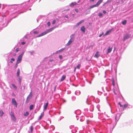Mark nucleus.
I'll use <instances>...</instances> for the list:
<instances>
[{
  "label": "nucleus",
  "instance_id": "nucleus-1",
  "mask_svg": "<svg viewBox=\"0 0 133 133\" xmlns=\"http://www.w3.org/2000/svg\"><path fill=\"white\" fill-rule=\"evenodd\" d=\"M24 53V52H23L22 54L18 56V57L17 64H18L21 62V61H22V56Z\"/></svg>",
  "mask_w": 133,
  "mask_h": 133
},
{
  "label": "nucleus",
  "instance_id": "nucleus-2",
  "mask_svg": "<svg viewBox=\"0 0 133 133\" xmlns=\"http://www.w3.org/2000/svg\"><path fill=\"white\" fill-rule=\"evenodd\" d=\"M32 97V92H31L29 94L28 96L25 101V103H28L30 99Z\"/></svg>",
  "mask_w": 133,
  "mask_h": 133
},
{
  "label": "nucleus",
  "instance_id": "nucleus-3",
  "mask_svg": "<svg viewBox=\"0 0 133 133\" xmlns=\"http://www.w3.org/2000/svg\"><path fill=\"white\" fill-rule=\"evenodd\" d=\"M10 116H11V119H12V120L14 121H16V119L13 112H11V114H10Z\"/></svg>",
  "mask_w": 133,
  "mask_h": 133
},
{
  "label": "nucleus",
  "instance_id": "nucleus-4",
  "mask_svg": "<svg viewBox=\"0 0 133 133\" xmlns=\"http://www.w3.org/2000/svg\"><path fill=\"white\" fill-rule=\"evenodd\" d=\"M12 103L13 104L15 105L16 107H17V102H16L15 99L14 98H12Z\"/></svg>",
  "mask_w": 133,
  "mask_h": 133
},
{
  "label": "nucleus",
  "instance_id": "nucleus-5",
  "mask_svg": "<svg viewBox=\"0 0 133 133\" xmlns=\"http://www.w3.org/2000/svg\"><path fill=\"white\" fill-rule=\"evenodd\" d=\"M130 35L128 34H126L124 36L123 41H124L126 39L129 38L130 37Z\"/></svg>",
  "mask_w": 133,
  "mask_h": 133
},
{
  "label": "nucleus",
  "instance_id": "nucleus-6",
  "mask_svg": "<svg viewBox=\"0 0 133 133\" xmlns=\"http://www.w3.org/2000/svg\"><path fill=\"white\" fill-rule=\"evenodd\" d=\"M81 30L84 33H85V29L84 26H82L81 28Z\"/></svg>",
  "mask_w": 133,
  "mask_h": 133
},
{
  "label": "nucleus",
  "instance_id": "nucleus-7",
  "mask_svg": "<svg viewBox=\"0 0 133 133\" xmlns=\"http://www.w3.org/2000/svg\"><path fill=\"white\" fill-rule=\"evenodd\" d=\"M54 29V28H52L49 29L47 30L46 31L47 33H48L50 32H51Z\"/></svg>",
  "mask_w": 133,
  "mask_h": 133
},
{
  "label": "nucleus",
  "instance_id": "nucleus-8",
  "mask_svg": "<svg viewBox=\"0 0 133 133\" xmlns=\"http://www.w3.org/2000/svg\"><path fill=\"white\" fill-rule=\"evenodd\" d=\"M47 33L46 31H45L44 32H43L41 33V34H40V35H39L38 36H37L38 37H39L41 36H43L44 35H45Z\"/></svg>",
  "mask_w": 133,
  "mask_h": 133
},
{
  "label": "nucleus",
  "instance_id": "nucleus-9",
  "mask_svg": "<svg viewBox=\"0 0 133 133\" xmlns=\"http://www.w3.org/2000/svg\"><path fill=\"white\" fill-rule=\"evenodd\" d=\"M99 52H97L95 54V57L97 58L98 57H99Z\"/></svg>",
  "mask_w": 133,
  "mask_h": 133
},
{
  "label": "nucleus",
  "instance_id": "nucleus-10",
  "mask_svg": "<svg viewBox=\"0 0 133 133\" xmlns=\"http://www.w3.org/2000/svg\"><path fill=\"white\" fill-rule=\"evenodd\" d=\"M112 30V29H110V30H109L107 31V32L105 33V35H108L109 34L110 32Z\"/></svg>",
  "mask_w": 133,
  "mask_h": 133
},
{
  "label": "nucleus",
  "instance_id": "nucleus-11",
  "mask_svg": "<svg viewBox=\"0 0 133 133\" xmlns=\"http://www.w3.org/2000/svg\"><path fill=\"white\" fill-rule=\"evenodd\" d=\"M66 76L65 75H63L62 76V77L61 78V81H63L65 78Z\"/></svg>",
  "mask_w": 133,
  "mask_h": 133
},
{
  "label": "nucleus",
  "instance_id": "nucleus-12",
  "mask_svg": "<svg viewBox=\"0 0 133 133\" xmlns=\"http://www.w3.org/2000/svg\"><path fill=\"white\" fill-rule=\"evenodd\" d=\"M112 48H110V47L109 46L108 47V50L107 52L108 53H110L112 50Z\"/></svg>",
  "mask_w": 133,
  "mask_h": 133
},
{
  "label": "nucleus",
  "instance_id": "nucleus-13",
  "mask_svg": "<svg viewBox=\"0 0 133 133\" xmlns=\"http://www.w3.org/2000/svg\"><path fill=\"white\" fill-rule=\"evenodd\" d=\"M103 0H100L98 1L96 3L97 6H98L102 2Z\"/></svg>",
  "mask_w": 133,
  "mask_h": 133
},
{
  "label": "nucleus",
  "instance_id": "nucleus-14",
  "mask_svg": "<svg viewBox=\"0 0 133 133\" xmlns=\"http://www.w3.org/2000/svg\"><path fill=\"white\" fill-rule=\"evenodd\" d=\"M73 42V41L71 40H69L68 42L67 43L66 45L67 46H69Z\"/></svg>",
  "mask_w": 133,
  "mask_h": 133
},
{
  "label": "nucleus",
  "instance_id": "nucleus-15",
  "mask_svg": "<svg viewBox=\"0 0 133 133\" xmlns=\"http://www.w3.org/2000/svg\"><path fill=\"white\" fill-rule=\"evenodd\" d=\"M64 48H62L61 49H60V50L57 51L55 53L56 54H57L59 52H62L64 50Z\"/></svg>",
  "mask_w": 133,
  "mask_h": 133
},
{
  "label": "nucleus",
  "instance_id": "nucleus-16",
  "mask_svg": "<svg viewBox=\"0 0 133 133\" xmlns=\"http://www.w3.org/2000/svg\"><path fill=\"white\" fill-rule=\"evenodd\" d=\"M48 102L46 103V104L44 107V109L45 110L47 108V107L48 106Z\"/></svg>",
  "mask_w": 133,
  "mask_h": 133
},
{
  "label": "nucleus",
  "instance_id": "nucleus-17",
  "mask_svg": "<svg viewBox=\"0 0 133 133\" xmlns=\"http://www.w3.org/2000/svg\"><path fill=\"white\" fill-rule=\"evenodd\" d=\"M44 116V112H43L42 113H41V115L39 117V119L40 120L41 119V118L43 116Z\"/></svg>",
  "mask_w": 133,
  "mask_h": 133
},
{
  "label": "nucleus",
  "instance_id": "nucleus-18",
  "mask_svg": "<svg viewBox=\"0 0 133 133\" xmlns=\"http://www.w3.org/2000/svg\"><path fill=\"white\" fill-rule=\"evenodd\" d=\"M76 5V3L75 2L72 3L70 4V6L71 7L72 6Z\"/></svg>",
  "mask_w": 133,
  "mask_h": 133
},
{
  "label": "nucleus",
  "instance_id": "nucleus-19",
  "mask_svg": "<svg viewBox=\"0 0 133 133\" xmlns=\"http://www.w3.org/2000/svg\"><path fill=\"white\" fill-rule=\"evenodd\" d=\"M128 106V105L127 104H124L123 105V110H124L125 108H127Z\"/></svg>",
  "mask_w": 133,
  "mask_h": 133
},
{
  "label": "nucleus",
  "instance_id": "nucleus-20",
  "mask_svg": "<svg viewBox=\"0 0 133 133\" xmlns=\"http://www.w3.org/2000/svg\"><path fill=\"white\" fill-rule=\"evenodd\" d=\"M74 34H72L71 36V38L70 39V40H71L72 41H74Z\"/></svg>",
  "mask_w": 133,
  "mask_h": 133
},
{
  "label": "nucleus",
  "instance_id": "nucleus-21",
  "mask_svg": "<svg viewBox=\"0 0 133 133\" xmlns=\"http://www.w3.org/2000/svg\"><path fill=\"white\" fill-rule=\"evenodd\" d=\"M20 72V71L19 69H18L17 70V76H19Z\"/></svg>",
  "mask_w": 133,
  "mask_h": 133
},
{
  "label": "nucleus",
  "instance_id": "nucleus-22",
  "mask_svg": "<svg viewBox=\"0 0 133 133\" xmlns=\"http://www.w3.org/2000/svg\"><path fill=\"white\" fill-rule=\"evenodd\" d=\"M84 20H82L81 21H80V22H78V23H77V25H79V24H81L83 22H84Z\"/></svg>",
  "mask_w": 133,
  "mask_h": 133
},
{
  "label": "nucleus",
  "instance_id": "nucleus-23",
  "mask_svg": "<svg viewBox=\"0 0 133 133\" xmlns=\"http://www.w3.org/2000/svg\"><path fill=\"white\" fill-rule=\"evenodd\" d=\"M29 114V113L28 112H26L25 113H24V116H27Z\"/></svg>",
  "mask_w": 133,
  "mask_h": 133
},
{
  "label": "nucleus",
  "instance_id": "nucleus-24",
  "mask_svg": "<svg viewBox=\"0 0 133 133\" xmlns=\"http://www.w3.org/2000/svg\"><path fill=\"white\" fill-rule=\"evenodd\" d=\"M4 114V112L2 110L0 111V116H2L3 114Z\"/></svg>",
  "mask_w": 133,
  "mask_h": 133
},
{
  "label": "nucleus",
  "instance_id": "nucleus-25",
  "mask_svg": "<svg viewBox=\"0 0 133 133\" xmlns=\"http://www.w3.org/2000/svg\"><path fill=\"white\" fill-rule=\"evenodd\" d=\"M33 105H30L29 107V109L30 110H32L33 109Z\"/></svg>",
  "mask_w": 133,
  "mask_h": 133
},
{
  "label": "nucleus",
  "instance_id": "nucleus-26",
  "mask_svg": "<svg viewBox=\"0 0 133 133\" xmlns=\"http://www.w3.org/2000/svg\"><path fill=\"white\" fill-rule=\"evenodd\" d=\"M127 23V21L125 20H124L122 22V24L123 25H125Z\"/></svg>",
  "mask_w": 133,
  "mask_h": 133
},
{
  "label": "nucleus",
  "instance_id": "nucleus-27",
  "mask_svg": "<svg viewBox=\"0 0 133 133\" xmlns=\"http://www.w3.org/2000/svg\"><path fill=\"white\" fill-rule=\"evenodd\" d=\"M112 84L114 86H115V81L113 79H112L111 81Z\"/></svg>",
  "mask_w": 133,
  "mask_h": 133
},
{
  "label": "nucleus",
  "instance_id": "nucleus-28",
  "mask_svg": "<svg viewBox=\"0 0 133 133\" xmlns=\"http://www.w3.org/2000/svg\"><path fill=\"white\" fill-rule=\"evenodd\" d=\"M12 87L16 89L17 88L16 86L14 84H11Z\"/></svg>",
  "mask_w": 133,
  "mask_h": 133
},
{
  "label": "nucleus",
  "instance_id": "nucleus-29",
  "mask_svg": "<svg viewBox=\"0 0 133 133\" xmlns=\"http://www.w3.org/2000/svg\"><path fill=\"white\" fill-rule=\"evenodd\" d=\"M81 65L80 64H78L76 68L79 69Z\"/></svg>",
  "mask_w": 133,
  "mask_h": 133
},
{
  "label": "nucleus",
  "instance_id": "nucleus-30",
  "mask_svg": "<svg viewBox=\"0 0 133 133\" xmlns=\"http://www.w3.org/2000/svg\"><path fill=\"white\" fill-rule=\"evenodd\" d=\"M33 127L32 126H31V128H30V131H31V132H32V131H33Z\"/></svg>",
  "mask_w": 133,
  "mask_h": 133
},
{
  "label": "nucleus",
  "instance_id": "nucleus-31",
  "mask_svg": "<svg viewBox=\"0 0 133 133\" xmlns=\"http://www.w3.org/2000/svg\"><path fill=\"white\" fill-rule=\"evenodd\" d=\"M103 15L102 14V13H99L98 14V16L99 17H102Z\"/></svg>",
  "mask_w": 133,
  "mask_h": 133
},
{
  "label": "nucleus",
  "instance_id": "nucleus-32",
  "mask_svg": "<svg viewBox=\"0 0 133 133\" xmlns=\"http://www.w3.org/2000/svg\"><path fill=\"white\" fill-rule=\"evenodd\" d=\"M56 21L55 20H54L53 21V22H52V24H54L55 23H56Z\"/></svg>",
  "mask_w": 133,
  "mask_h": 133
},
{
  "label": "nucleus",
  "instance_id": "nucleus-33",
  "mask_svg": "<svg viewBox=\"0 0 133 133\" xmlns=\"http://www.w3.org/2000/svg\"><path fill=\"white\" fill-rule=\"evenodd\" d=\"M19 50V48H17L16 49V52H18V51Z\"/></svg>",
  "mask_w": 133,
  "mask_h": 133
},
{
  "label": "nucleus",
  "instance_id": "nucleus-34",
  "mask_svg": "<svg viewBox=\"0 0 133 133\" xmlns=\"http://www.w3.org/2000/svg\"><path fill=\"white\" fill-rule=\"evenodd\" d=\"M47 25L48 26H50V22H48L47 23Z\"/></svg>",
  "mask_w": 133,
  "mask_h": 133
},
{
  "label": "nucleus",
  "instance_id": "nucleus-35",
  "mask_svg": "<svg viewBox=\"0 0 133 133\" xmlns=\"http://www.w3.org/2000/svg\"><path fill=\"white\" fill-rule=\"evenodd\" d=\"M34 34H37L38 33V32L37 31H35L34 32Z\"/></svg>",
  "mask_w": 133,
  "mask_h": 133
},
{
  "label": "nucleus",
  "instance_id": "nucleus-36",
  "mask_svg": "<svg viewBox=\"0 0 133 133\" xmlns=\"http://www.w3.org/2000/svg\"><path fill=\"white\" fill-rule=\"evenodd\" d=\"M59 57L60 59H62L63 58L62 56V55H59Z\"/></svg>",
  "mask_w": 133,
  "mask_h": 133
},
{
  "label": "nucleus",
  "instance_id": "nucleus-37",
  "mask_svg": "<svg viewBox=\"0 0 133 133\" xmlns=\"http://www.w3.org/2000/svg\"><path fill=\"white\" fill-rule=\"evenodd\" d=\"M118 104H119L120 105V106L121 107H123V105H122L121 104V103H120V102H119V103H118Z\"/></svg>",
  "mask_w": 133,
  "mask_h": 133
},
{
  "label": "nucleus",
  "instance_id": "nucleus-38",
  "mask_svg": "<svg viewBox=\"0 0 133 133\" xmlns=\"http://www.w3.org/2000/svg\"><path fill=\"white\" fill-rule=\"evenodd\" d=\"M93 5V6L94 7L98 6L96 4Z\"/></svg>",
  "mask_w": 133,
  "mask_h": 133
},
{
  "label": "nucleus",
  "instance_id": "nucleus-39",
  "mask_svg": "<svg viewBox=\"0 0 133 133\" xmlns=\"http://www.w3.org/2000/svg\"><path fill=\"white\" fill-rule=\"evenodd\" d=\"M75 11L77 12H78V10L77 9H75Z\"/></svg>",
  "mask_w": 133,
  "mask_h": 133
},
{
  "label": "nucleus",
  "instance_id": "nucleus-40",
  "mask_svg": "<svg viewBox=\"0 0 133 133\" xmlns=\"http://www.w3.org/2000/svg\"><path fill=\"white\" fill-rule=\"evenodd\" d=\"M21 44L22 45H24L25 44V42H22Z\"/></svg>",
  "mask_w": 133,
  "mask_h": 133
},
{
  "label": "nucleus",
  "instance_id": "nucleus-41",
  "mask_svg": "<svg viewBox=\"0 0 133 133\" xmlns=\"http://www.w3.org/2000/svg\"><path fill=\"white\" fill-rule=\"evenodd\" d=\"M11 60H12L13 61H14L15 59L14 58H12L11 59Z\"/></svg>",
  "mask_w": 133,
  "mask_h": 133
},
{
  "label": "nucleus",
  "instance_id": "nucleus-42",
  "mask_svg": "<svg viewBox=\"0 0 133 133\" xmlns=\"http://www.w3.org/2000/svg\"><path fill=\"white\" fill-rule=\"evenodd\" d=\"M103 12L104 14H105L106 13V11L104 10L103 11Z\"/></svg>",
  "mask_w": 133,
  "mask_h": 133
},
{
  "label": "nucleus",
  "instance_id": "nucleus-43",
  "mask_svg": "<svg viewBox=\"0 0 133 133\" xmlns=\"http://www.w3.org/2000/svg\"><path fill=\"white\" fill-rule=\"evenodd\" d=\"M94 8V6H93L92 5L90 7V8Z\"/></svg>",
  "mask_w": 133,
  "mask_h": 133
},
{
  "label": "nucleus",
  "instance_id": "nucleus-44",
  "mask_svg": "<svg viewBox=\"0 0 133 133\" xmlns=\"http://www.w3.org/2000/svg\"><path fill=\"white\" fill-rule=\"evenodd\" d=\"M103 33L102 34L99 35V37H101L103 35Z\"/></svg>",
  "mask_w": 133,
  "mask_h": 133
},
{
  "label": "nucleus",
  "instance_id": "nucleus-45",
  "mask_svg": "<svg viewBox=\"0 0 133 133\" xmlns=\"http://www.w3.org/2000/svg\"><path fill=\"white\" fill-rule=\"evenodd\" d=\"M65 17L66 18H68V16L67 15H66L65 16Z\"/></svg>",
  "mask_w": 133,
  "mask_h": 133
},
{
  "label": "nucleus",
  "instance_id": "nucleus-46",
  "mask_svg": "<svg viewBox=\"0 0 133 133\" xmlns=\"http://www.w3.org/2000/svg\"><path fill=\"white\" fill-rule=\"evenodd\" d=\"M53 59H50V62H52V61H53Z\"/></svg>",
  "mask_w": 133,
  "mask_h": 133
},
{
  "label": "nucleus",
  "instance_id": "nucleus-47",
  "mask_svg": "<svg viewBox=\"0 0 133 133\" xmlns=\"http://www.w3.org/2000/svg\"><path fill=\"white\" fill-rule=\"evenodd\" d=\"M76 67H75L74 68V71H75V70H76Z\"/></svg>",
  "mask_w": 133,
  "mask_h": 133
},
{
  "label": "nucleus",
  "instance_id": "nucleus-48",
  "mask_svg": "<svg viewBox=\"0 0 133 133\" xmlns=\"http://www.w3.org/2000/svg\"><path fill=\"white\" fill-rule=\"evenodd\" d=\"M90 1H91L94 2V0H90Z\"/></svg>",
  "mask_w": 133,
  "mask_h": 133
},
{
  "label": "nucleus",
  "instance_id": "nucleus-49",
  "mask_svg": "<svg viewBox=\"0 0 133 133\" xmlns=\"http://www.w3.org/2000/svg\"><path fill=\"white\" fill-rule=\"evenodd\" d=\"M13 55V56H15L16 55V54H14Z\"/></svg>",
  "mask_w": 133,
  "mask_h": 133
},
{
  "label": "nucleus",
  "instance_id": "nucleus-50",
  "mask_svg": "<svg viewBox=\"0 0 133 133\" xmlns=\"http://www.w3.org/2000/svg\"><path fill=\"white\" fill-rule=\"evenodd\" d=\"M92 46H93L92 45H91V46H89V48H90V47H92Z\"/></svg>",
  "mask_w": 133,
  "mask_h": 133
},
{
  "label": "nucleus",
  "instance_id": "nucleus-51",
  "mask_svg": "<svg viewBox=\"0 0 133 133\" xmlns=\"http://www.w3.org/2000/svg\"><path fill=\"white\" fill-rule=\"evenodd\" d=\"M110 2V1H109V0H108V1H107V3H108V2Z\"/></svg>",
  "mask_w": 133,
  "mask_h": 133
},
{
  "label": "nucleus",
  "instance_id": "nucleus-52",
  "mask_svg": "<svg viewBox=\"0 0 133 133\" xmlns=\"http://www.w3.org/2000/svg\"><path fill=\"white\" fill-rule=\"evenodd\" d=\"M19 79V80H20V81H19L20 82V83L21 82V79Z\"/></svg>",
  "mask_w": 133,
  "mask_h": 133
},
{
  "label": "nucleus",
  "instance_id": "nucleus-53",
  "mask_svg": "<svg viewBox=\"0 0 133 133\" xmlns=\"http://www.w3.org/2000/svg\"><path fill=\"white\" fill-rule=\"evenodd\" d=\"M10 62L11 63H12V61H10Z\"/></svg>",
  "mask_w": 133,
  "mask_h": 133
},
{
  "label": "nucleus",
  "instance_id": "nucleus-54",
  "mask_svg": "<svg viewBox=\"0 0 133 133\" xmlns=\"http://www.w3.org/2000/svg\"><path fill=\"white\" fill-rule=\"evenodd\" d=\"M1 7V5L0 4V8Z\"/></svg>",
  "mask_w": 133,
  "mask_h": 133
},
{
  "label": "nucleus",
  "instance_id": "nucleus-55",
  "mask_svg": "<svg viewBox=\"0 0 133 133\" xmlns=\"http://www.w3.org/2000/svg\"><path fill=\"white\" fill-rule=\"evenodd\" d=\"M74 14H72V16H74Z\"/></svg>",
  "mask_w": 133,
  "mask_h": 133
},
{
  "label": "nucleus",
  "instance_id": "nucleus-56",
  "mask_svg": "<svg viewBox=\"0 0 133 133\" xmlns=\"http://www.w3.org/2000/svg\"><path fill=\"white\" fill-rule=\"evenodd\" d=\"M114 92L115 94H116L115 93V92Z\"/></svg>",
  "mask_w": 133,
  "mask_h": 133
}]
</instances>
